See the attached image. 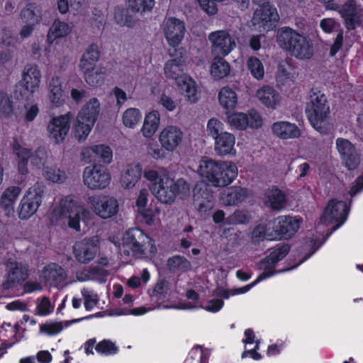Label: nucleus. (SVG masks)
<instances>
[{
	"instance_id": "nucleus-27",
	"label": "nucleus",
	"mask_w": 363,
	"mask_h": 363,
	"mask_svg": "<svg viewBox=\"0 0 363 363\" xmlns=\"http://www.w3.org/2000/svg\"><path fill=\"white\" fill-rule=\"evenodd\" d=\"M248 196L247 190L240 186H232L221 194L220 199L225 206H235L242 202Z\"/></svg>"
},
{
	"instance_id": "nucleus-16",
	"label": "nucleus",
	"mask_w": 363,
	"mask_h": 363,
	"mask_svg": "<svg viewBox=\"0 0 363 363\" xmlns=\"http://www.w3.org/2000/svg\"><path fill=\"white\" fill-rule=\"evenodd\" d=\"M339 13L345 20V26L353 30L362 23L363 8L354 0H349L339 9Z\"/></svg>"
},
{
	"instance_id": "nucleus-41",
	"label": "nucleus",
	"mask_w": 363,
	"mask_h": 363,
	"mask_svg": "<svg viewBox=\"0 0 363 363\" xmlns=\"http://www.w3.org/2000/svg\"><path fill=\"white\" fill-rule=\"evenodd\" d=\"M218 100L220 106L228 112L235 108L238 104L236 93L229 87L222 88L218 93Z\"/></svg>"
},
{
	"instance_id": "nucleus-28",
	"label": "nucleus",
	"mask_w": 363,
	"mask_h": 363,
	"mask_svg": "<svg viewBox=\"0 0 363 363\" xmlns=\"http://www.w3.org/2000/svg\"><path fill=\"white\" fill-rule=\"evenodd\" d=\"M84 154H88L94 160L105 164H110L113 158V152L111 147L103 144L86 147L84 150Z\"/></svg>"
},
{
	"instance_id": "nucleus-40",
	"label": "nucleus",
	"mask_w": 363,
	"mask_h": 363,
	"mask_svg": "<svg viewBox=\"0 0 363 363\" xmlns=\"http://www.w3.org/2000/svg\"><path fill=\"white\" fill-rule=\"evenodd\" d=\"M210 72L214 79H221L230 74V67L223 57L216 56L213 60Z\"/></svg>"
},
{
	"instance_id": "nucleus-64",
	"label": "nucleus",
	"mask_w": 363,
	"mask_h": 363,
	"mask_svg": "<svg viewBox=\"0 0 363 363\" xmlns=\"http://www.w3.org/2000/svg\"><path fill=\"white\" fill-rule=\"evenodd\" d=\"M247 128L257 129L262 127L263 121L261 115L255 111H251L246 113Z\"/></svg>"
},
{
	"instance_id": "nucleus-7",
	"label": "nucleus",
	"mask_w": 363,
	"mask_h": 363,
	"mask_svg": "<svg viewBox=\"0 0 363 363\" xmlns=\"http://www.w3.org/2000/svg\"><path fill=\"white\" fill-rule=\"evenodd\" d=\"M82 177L84 184L91 190L104 189L109 186L111 180L109 172L98 164L85 167Z\"/></svg>"
},
{
	"instance_id": "nucleus-18",
	"label": "nucleus",
	"mask_w": 363,
	"mask_h": 363,
	"mask_svg": "<svg viewBox=\"0 0 363 363\" xmlns=\"http://www.w3.org/2000/svg\"><path fill=\"white\" fill-rule=\"evenodd\" d=\"M185 32V24L182 21L173 17L166 20L164 34L169 45L177 46L183 40Z\"/></svg>"
},
{
	"instance_id": "nucleus-47",
	"label": "nucleus",
	"mask_w": 363,
	"mask_h": 363,
	"mask_svg": "<svg viewBox=\"0 0 363 363\" xmlns=\"http://www.w3.org/2000/svg\"><path fill=\"white\" fill-rule=\"evenodd\" d=\"M94 125L86 123L79 118H76L73 133L74 138L79 142L84 141L89 135Z\"/></svg>"
},
{
	"instance_id": "nucleus-50",
	"label": "nucleus",
	"mask_w": 363,
	"mask_h": 363,
	"mask_svg": "<svg viewBox=\"0 0 363 363\" xmlns=\"http://www.w3.org/2000/svg\"><path fill=\"white\" fill-rule=\"evenodd\" d=\"M14 111L11 96L6 92L0 91V117L4 118H11Z\"/></svg>"
},
{
	"instance_id": "nucleus-56",
	"label": "nucleus",
	"mask_w": 363,
	"mask_h": 363,
	"mask_svg": "<svg viewBox=\"0 0 363 363\" xmlns=\"http://www.w3.org/2000/svg\"><path fill=\"white\" fill-rule=\"evenodd\" d=\"M62 330V322L46 321L40 325L39 331L48 336H54L61 333Z\"/></svg>"
},
{
	"instance_id": "nucleus-31",
	"label": "nucleus",
	"mask_w": 363,
	"mask_h": 363,
	"mask_svg": "<svg viewBox=\"0 0 363 363\" xmlns=\"http://www.w3.org/2000/svg\"><path fill=\"white\" fill-rule=\"evenodd\" d=\"M21 193V188L18 186H11L4 189L0 197V206L4 211H13V206Z\"/></svg>"
},
{
	"instance_id": "nucleus-10",
	"label": "nucleus",
	"mask_w": 363,
	"mask_h": 363,
	"mask_svg": "<svg viewBox=\"0 0 363 363\" xmlns=\"http://www.w3.org/2000/svg\"><path fill=\"white\" fill-rule=\"evenodd\" d=\"M208 40L211 52L216 56H226L236 47L235 38L226 30L211 32L208 35Z\"/></svg>"
},
{
	"instance_id": "nucleus-29",
	"label": "nucleus",
	"mask_w": 363,
	"mask_h": 363,
	"mask_svg": "<svg viewBox=\"0 0 363 363\" xmlns=\"http://www.w3.org/2000/svg\"><path fill=\"white\" fill-rule=\"evenodd\" d=\"M99 101L95 98L91 99L83 106L76 118L94 125L99 113Z\"/></svg>"
},
{
	"instance_id": "nucleus-19",
	"label": "nucleus",
	"mask_w": 363,
	"mask_h": 363,
	"mask_svg": "<svg viewBox=\"0 0 363 363\" xmlns=\"http://www.w3.org/2000/svg\"><path fill=\"white\" fill-rule=\"evenodd\" d=\"M177 274H159V279L152 291H149L151 301L163 300L166 298L168 291L177 285Z\"/></svg>"
},
{
	"instance_id": "nucleus-60",
	"label": "nucleus",
	"mask_w": 363,
	"mask_h": 363,
	"mask_svg": "<svg viewBox=\"0 0 363 363\" xmlns=\"http://www.w3.org/2000/svg\"><path fill=\"white\" fill-rule=\"evenodd\" d=\"M128 6L134 11H145L152 9L154 0H127Z\"/></svg>"
},
{
	"instance_id": "nucleus-11",
	"label": "nucleus",
	"mask_w": 363,
	"mask_h": 363,
	"mask_svg": "<svg viewBox=\"0 0 363 363\" xmlns=\"http://www.w3.org/2000/svg\"><path fill=\"white\" fill-rule=\"evenodd\" d=\"M272 231L270 237L274 240L288 239L291 238L299 228V222L295 218L289 216H279L277 219L270 221Z\"/></svg>"
},
{
	"instance_id": "nucleus-32",
	"label": "nucleus",
	"mask_w": 363,
	"mask_h": 363,
	"mask_svg": "<svg viewBox=\"0 0 363 363\" xmlns=\"http://www.w3.org/2000/svg\"><path fill=\"white\" fill-rule=\"evenodd\" d=\"M72 30V25L71 23L55 20L48 32L47 42L52 44L56 39L68 35Z\"/></svg>"
},
{
	"instance_id": "nucleus-63",
	"label": "nucleus",
	"mask_w": 363,
	"mask_h": 363,
	"mask_svg": "<svg viewBox=\"0 0 363 363\" xmlns=\"http://www.w3.org/2000/svg\"><path fill=\"white\" fill-rule=\"evenodd\" d=\"M28 160H30L33 166L40 167L41 165L44 164L46 154L43 150L38 148L33 152L28 150Z\"/></svg>"
},
{
	"instance_id": "nucleus-24",
	"label": "nucleus",
	"mask_w": 363,
	"mask_h": 363,
	"mask_svg": "<svg viewBox=\"0 0 363 363\" xmlns=\"http://www.w3.org/2000/svg\"><path fill=\"white\" fill-rule=\"evenodd\" d=\"M30 274H6L0 289L6 295L16 293L21 288L23 283L27 280Z\"/></svg>"
},
{
	"instance_id": "nucleus-21",
	"label": "nucleus",
	"mask_w": 363,
	"mask_h": 363,
	"mask_svg": "<svg viewBox=\"0 0 363 363\" xmlns=\"http://www.w3.org/2000/svg\"><path fill=\"white\" fill-rule=\"evenodd\" d=\"M40 81V70L36 65H28L24 67L21 84L25 90L34 93L38 89Z\"/></svg>"
},
{
	"instance_id": "nucleus-58",
	"label": "nucleus",
	"mask_w": 363,
	"mask_h": 363,
	"mask_svg": "<svg viewBox=\"0 0 363 363\" xmlns=\"http://www.w3.org/2000/svg\"><path fill=\"white\" fill-rule=\"evenodd\" d=\"M175 184L177 198L182 200L189 198L191 194L189 182L183 178H179L175 180Z\"/></svg>"
},
{
	"instance_id": "nucleus-6",
	"label": "nucleus",
	"mask_w": 363,
	"mask_h": 363,
	"mask_svg": "<svg viewBox=\"0 0 363 363\" xmlns=\"http://www.w3.org/2000/svg\"><path fill=\"white\" fill-rule=\"evenodd\" d=\"M92 211L102 219H108L116 216L119 211L118 201L107 194H98L89 196L87 199Z\"/></svg>"
},
{
	"instance_id": "nucleus-45",
	"label": "nucleus",
	"mask_w": 363,
	"mask_h": 363,
	"mask_svg": "<svg viewBox=\"0 0 363 363\" xmlns=\"http://www.w3.org/2000/svg\"><path fill=\"white\" fill-rule=\"evenodd\" d=\"M13 150L15 155L18 158V172L22 175H25L28 172V149L23 147L16 140L13 143Z\"/></svg>"
},
{
	"instance_id": "nucleus-30",
	"label": "nucleus",
	"mask_w": 363,
	"mask_h": 363,
	"mask_svg": "<svg viewBox=\"0 0 363 363\" xmlns=\"http://www.w3.org/2000/svg\"><path fill=\"white\" fill-rule=\"evenodd\" d=\"M43 9L42 6L37 4L28 3L20 12V17L24 23H31L38 24L42 20Z\"/></svg>"
},
{
	"instance_id": "nucleus-48",
	"label": "nucleus",
	"mask_w": 363,
	"mask_h": 363,
	"mask_svg": "<svg viewBox=\"0 0 363 363\" xmlns=\"http://www.w3.org/2000/svg\"><path fill=\"white\" fill-rule=\"evenodd\" d=\"M83 73L86 83L93 86L101 85L106 77V71L102 67H95Z\"/></svg>"
},
{
	"instance_id": "nucleus-35",
	"label": "nucleus",
	"mask_w": 363,
	"mask_h": 363,
	"mask_svg": "<svg viewBox=\"0 0 363 363\" xmlns=\"http://www.w3.org/2000/svg\"><path fill=\"white\" fill-rule=\"evenodd\" d=\"M160 124V114L157 111H152L145 115L141 132L145 138L152 137Z\"/></svg>"
},
{
	"instance_id": "nucleus-44",
	"label": "nucleus",
	"mask_w": 363,
	"mask_h": 363,
	"mask_svg": "<svg viewBox=\"0 0 363 363\" xmlns=\"http://www.w3.org/2000/svg\"><path fill=\"white\" fill-rule=\"evenodd\" d=\"M40 206L23 196L18 207V214L21 219L26 220L34 215Z\"/></svg>"
},
{
	"instance_id": "nucleus-43",
	"label": "nucleus",
	"mask_w": 363,
	"mask_h": 363,
	"mask_svg": "<svg viewBox=\"0 0 363 363\" xmlns=\"http://www.w3.org/2000/svg\"><path fill=\"white\" fill-rule=\"evenodd\" d=\"M45 194V184L43 182L38 181L27 189L23 196L40 206Z\"/></svg>"
},
{
	"instance_id": "nucleus-17",
	"label": "nucleus",
	"mask_w": 363,
	"mask_h": 363,
	"mask_svg": "<svg viewBox=\"0 0 363 363\" xmlns=\"http://www.w3.org/2000/svg\"><path fill=\"white\" fill-rule=\"evenodd\" d=\"M99 243L98 236L76 242L74 245V254L77 260L81 263H87L92 260L96 253Z\"/></svg>"
},
{
	"instance_id": "nucleus-46",
	"label": "nucleus",
	"mask_w": 363,
	"mask_h": 363,
	"mask_svg": "<svg viewBox=\"0 0 363 363\" xmlns=\"http://www.w3.org/2000/svg\"><path fill=\"white\" fill-rule=\"evenodd\" d=\"M228 124L233 128L238 130H245L247 128L246 113L242 112H226Z\"/></svg>"
},
{
	"instance_id": "nucleus-37",
	"label": "nucleus",
	"mask_w": 363,
	"mask_h": 363,
	"mask_svg": "<svg viewBox=\"0 0 363 363\" xmlns=\"http://www.w3.org/2000/svg\"><path fill=\"white\" fill-rule=\"evenodd\" d=\"M153 194L156 199L164 204H172L175 201L171 189L166 184V176L162 175L161 179L155 184Z\"/></svg>"
},
{
	"instance_id": "nucleus-61",
	"label": "nucleus",
	"mask_w": 363,
	"mask_h": 363,
	"mask_svg": "<svg viewBox=\"0 0 363 363\" xmlns=\"http://www.w3.org/2000/svg\"><path fill=\"white\" fill-rule=\"evenodd\" d=\"M114 17L116 23L121 26L131 27L135 24L134 18L129 15L126 10H117Z\"/></svg>"
},
{
	"instance_id": "nucleus-12",
	"label": "nucleus",
	"mask_w": 363,
	"mask_h": 363,
	"mask_svg": "<svg viewBox=\"0 0 363 363\" xmlns=\"http://www.w3.org/2000/svg\"><path fill=\"white\" fill-rule=\"evenodd\" d=\"M194 204L201 215L208 213L214 206V197L208 184L197 182L193 189Z\"/></svg>"
},
{
	"instance_id": "nucleus-5",
	"label": "nucleus",
	"mask_w": 363,
	"mask_h": 363,
	"mask_svg": "<svg viewBox=\"0 0 363 363\" xmlns=\"http://www.w3.org/2000/svg\"><path fill=\"white\" fill-rule=\"evenodd\" d=\"M123 252L129 254L130 251L133 256H142L148 250L150 253H155L156 248L153 240L138 228L130 229L123 237Z\"/></svg>"
},
{
	"instance_id": "nucleus-14",
	"label": "nucleus",
	"mask_w": 363,
	"mask_h": 363,
	"mask_svg": "<svg viewBox=\"0 0 363 363\" xmlns=\"http://www.w3.org/2000/svg\"><path fill=\"white\" fill-rule=\"evenodd\" d=\"M184 138L182 128L174 125H166L158 135L160 146L168 152H174L182 144Z\"/></svg>"
},
{
	"instance_id": "nucleus-51",
	"label": "nucleus",
	"mask_w": 363,
	"mask_h": 363,
	"mask_svg": "<svg viewBox=\"0 0 363 363\" xmlns=\"http://www.w3.org/2000/svg\"><path fill=\"white\" fill-rule=\"evenodd\" d=\"M140 111L135 108H128L122 115L123 125L128 128H134L141 119Z\"/></svg>"
},
{
	"instance_id": "nucleus-53",
	"label": "nucleus",
	"mask_w": 363,
	"mask_h": 363,
	"mask_svg": "<svg viewBox=\"0 0 363 363\" xmlns=\"http://www.w3.org/2000/svg\"><path fill=\"white\" fill-rule=\"evenodd\" d=\"M250 220V215L248 212L242 209H237L233 214L225 219V225H242Z\"/></svg>"
},
{
	"instance_id": "nucleus-39",
	"label": "nucleus",
	"mask_w": 363,
	"mask_h": 363,
	"mask_svg": "<svg viewBox=\"0 0 363 363\" xmlns=\"http://www.w3.org/2000/svg\"><path fill=\"white\" fill-rule=\"evenodd\" d=\"M296 77V69L289 63L283 61L279 64L277 74V82L279 86H284L294 82Z\"/></svg>"
},
{
	"instance_id": "nucleus-20",
	"label": "nucleus",
	"mask_w": 363,
	"mask_h": 363,
	"mask_svg": "<svg viewBox=\"0 0 363 363\" xmlns=\"http://www.w3.org/2000/svg\"><path fill=\"white\" fill-rule=\"evenodd\" d=\"M170 55L173 58L165 63L164 72L167 78L175 80L177 84L179 79H184L186 77L183 75L182 69L184 58L180 50H174V53H170Z\"/></svg>"
},
{
	"instance_id": "nucleus-25",
	"label": "nucleus",
	"mask_w": 363,
	"mask_h": 363,
	"mask_svg": "<svg viewBox=\"0 0 363 363\" xmlns=\"http://www.w3.org/2000/svg\"><path fill=\"white\" fill-rule=\"evenodd\" d=\"M272 132L276 137L282 140L298 138L301 135V130L297 125L288 121L273 123Z\"/></svg>"
},
{
	"instance_id": "nucleus-33",
	"label": "nucleus",
	"mask_w": 363,
	"mask_h": 363,
	"mask_svg": "<svg viewBox=\"0 0 363 363\" xmlns=\"http://www.w3.org/2000/svg\"><path fill=\"white\" fill-rule=\"evenodd\" d=\"M264 203L272 209L280 210L286 203L285 194L280 189L272 187L265 191Z\"/></svg>"
},
{
	"instance_id": "nucleus-3",
	"label": "nucleus",
	"mask_w": 363,
	"mask_h": 363,
	"mask_svg": "<svg viewBox=\"0 0 363 363\" xmlns=\"http://www.w3.org/2000/svg\"><path fill=\"white\" fill-rule=\"evenodd\" d=\"M308 119L312 126L321 133L330 128V107L323 93L312 89L306 107Z\"/></svg>"
},
{
	"instance_id": "nucleus-2",
	"label": "nucleus",
	"mask_w": 363,
	"mask_h": 363,
	"mask_svg": "<svg viewBox=\"0 0 363 363\" xmlns=\"http://www.w3.org/2000/svg\"><path fill=\"white\" fill-rule=\"evenodd\" d=\"M277 42L280 48L298 60H309L313 55L314 48L311 38L289 27L278 30Z\"/></svg>"
},
{
	"instance_id": "nucleus-59",
	"label": "nucleus",
	"mask_w": 363,
	"mask_h": 363,
	"mask_svg": "<svg viewBox=\"0 0 363 363\" xmlns=\"http://www.w3.org/2000/svg\"><path fill=\"white\" fill-rule=\"evenodd\" d=\"M223 128L224 125L220 120L212 118L208 121L206 130L208 134L215 139L223 133Z\"/></svg>"
},
{
	"instance_id": "nucleus-1",
	"label": "nucleus",
	"mask_w": 363,
	"mask_h": 363,
	"mask_svg": "<svg viewBox=\"0 0 363 363\" xmlns=\"http://www.w3.org/2000/svg\"><path fill=\"white\" fill-rule=\"evenodd\" d=\"M197 173L214 187H226L237 178V165L230 160H215L208 157L199 162Z\"/></svg>"
},
{
	"instance_id": "nucleus-57",
	"label": "nucleus",
	"mask_w": 363,
	"mask_h": 363,
	"mask_svg": "<svg viewBox=\"0 0 363 363\" xmlns=\"http://www.w3.org/2000/svg\"><path fill=\"white\" fill-rule=\"evenodd\" d=\"M95 350L99 354L105 355H113L118 352V348L109 340H103L96 346Z\"/></svg>"
},
{
	"instance_id": "nucleus-42",
	"label": "nucleus",
	"mask_w": 363,
	"mask_h": 363,
	"mask_svg": "<svg viewBox=\"0 0 363 363\" xmlns=\"http://www.w3.org/2000/svg\"><path fill=\"white\" fill-rule=\"evenodd\" d=\"M43 176L47 181L55 184H62L67 179L65 172L55 166H44Z\"/></svg>"
},
{
	"instance_id": "nucleus-26",
	"label": "nucleus",
	"mask_w": 363,
	"mask_h": 363,
	"mask_svg": "<svg viewBox=\"0 0 363 363\" xmlns=\"http://www.w3.org/2000/svg\"><path fill=\"white\" fill-rule=\"evenodd\" d=\"M142 170V165L138 162L127 165L121 177V186L127 189L135 186L140 179Z\"/></svg>"
},
{
	"instance_id": "nucleus-13",
	"label": "nucleus",
	"mask_w": 363,
	"mask_h": 363,
	"mask_svg": "<svg viewBox=\"0 0 363 363\" xmlns=\"http://www.w3.org/2000/svg\"><path fill=\"white\" fill-rule=\"evenodd\" d=\"M73 114L68 112L64 115L53 117L48 123L47 130L49 138L56 144L62 143L67 137Z\"/></svg>"
},
{
	"instance_id": "nucleus-55",
	"label": "nucleus",
	"mask_w": 363,
	"mask_h": 363,
	"mask_svg": "<svg viewBox=\"0 0 363 363\" xmlns=\"http://www.w3.org/2000/svg\"><path fill=\"white\" fill-rule=\"evenodd\" d=\"M275 274H259L257 278L249 284H247L242 287L233 288L230 289V295L236 296L239 294H245L249 291L252 287L257 285L258 283L269 279Z\"/></svg>"
},
{
	"instance_id": "nucleus-9",
	"label": "nucleus",
	"mask_w": 363,
	"mask_h": 363,
	"mask_svg": "<svg viewBox=\"0 0 363 363\" xmlns=\"http://www.w3.org/2000/svg\"><path fill=\"white\" fill-rule=\"evenodd\" d=\"M259 8L256 9L252 17V25L259 32L272 30L274 23L279 19L277 9L272 6L265 0L263 4H257Z\"/></svg>"
},
{
	"instance_id": "nucleus-15",
	"label": "nucleus",
	"mask_w": 363,
	"mask_h": 363,
	"mask_svg": "<svg viewBox=\"0 0 363 363\" xmlns=\"http://www.w3.org/2000/svg\"><path fill=\"white\" fill-rule=\"evenodd\" d=\"M335 147L345 166L350 170L354 169L360 163L354 145L347 139L338 138Z\"/></svg>"
},
{
	"instance_id": "nucleus-22",
	"label": "nucleus",
	"mask_w": 363,
	"mask_h": 363,
	"mask_svg": "<svg viewBox=\"0 0 363 363\" xmlns=\"http://www.w3.org/2000/svg\"><path fill=\"white\" fill-rule=\"evenodd\" d=\"M214 140V151L217 155L220 157L235 155V136L233 134L223 132Z\"/></svg>"
},
{
	"instance_id": "nucleus-62",
	"label": "nucleus",
	"mask_w": 363,
	"mask_h": 363,
	"mask_svg": "<svg viewBox=\"0 0 363 363\" xmlns=\"http://www.w3.org/2000/svg\"><path fill=\"white\" fill-rule=\"evenodd\" d=\"M82 295L84 298V308L87 311L92 310L99 302L98 295L85 289L82 291Z\"/></svg>"
},
{
	"instance_id": "nucleus-23",
	"label": "nucleus",
	"mask_w": 363,
	"mask_h": 363,
	"mask_svg": "<svg viewBox=\"0 0 363 363\" xmlns=\"http://www.w3.org/2000/svg\"><path fill=\"white\" fill-rule=\"evenodd\" d=\"M255 96L263 106L272 110L276 109L281 101L279 93L274 87L268 85L258 89Z\"/></svg>"
},
{
	"instance_id": "nucleus-36",
	"label": "nucleus",
	"mask_w": 363,
	"mask_h": 363,
	"mask_svg": "<svg viewBox=\"0 0 363 363\" xmlns=\"http://www.w3.org/2000/svg\"><path fill=\"white\" fill-rule=\"evenodd\" d=\"M99 57V52L97 45H89L83 54L80 60L79 68L82 72H87L89 70L96 67V64Z\"/></svg>"
},
{
	"instance_id": "nucleus-49",
	"label": "nucleus",
	"mask_w": 363,
	"mask_h": 363,
	"mask_svg": "<svg viewBox=\"0 0 363 363\" xmlns=\"http://www.w3.org/2000/svg\"><path fill=\"white\" fill-rule=\"evenodd\" d=\"M272 231L270 222L265 225H259L256 226L252 233V241L255 244H258L264 240H274V237H270L269 234Z\"/></svg>"
},
{
	"instance_id": "nucleus-4",
	"label": "nucleus",
	"mask_w": 363,
	"mask_h": 363,
	"mask_svg": "<svg viewBox=\"0 0 363 363\" xmlns=\"http://www.w3.org/2000/svg\"><path fill=\"white\" fill-rule=\"evenodd\" d=\"M54 213L59 218L67 220L69 228L80 230V221L85 222L89 217V212L83 206L78 205L71 196L62 199Z\"/></svg>"
},
{
	"instance_id": "nucleus-8",
	"label": "nucleus",
	"mask_w": 363,
	"mask_h": 363,
	"mask_svg": "<svg viewBox=\"0 0 363 363\" xmlns=\"http://www.w3.org/2000/svg\"><path fill=\"white\" fill-rule=\"evenodd\" d=\"M345 202L330 200L324 209L320 222L325 225H332V230H337L345 221L347 215Z\"/></svg>"
},
{
	"instance_id": "nucleus-52",
	"label": "nucleus",
	"mask_w": 363,
	"mask_h": 363,
	"mask_svg": "<svg viewBox=\"0 0 363 363\" xmlns=\"http://www.w3.org/2000/svg\"><path fill=\"white\" fill-rule=\"evenodd\" d=\"M167 266L170 271L186 272L191 269L189 262L184 257L179 255L168 259Z\"/></svg>"
},
{
	"instance_id": "nucleus-38",
	"label": "nucleus",
	"mask_w": 363,
	"mask_h": 363,
	"mask_svg": "<svg viewBox=\"0 0 363 363\" xmlns=\"http://www.w3.org/2000/svg\"><path fill=\"white\" fill-rule=\"evenodd\" d=\"M177 84L189 103L194 104L199 100L196 84L191 78L186 76L184 79H179Z\"/></svg>"
},
{
	"instance_id": "nucleus-54",
	"label": "nucleus",
	"mask_w": 363,
	"mask_h": 363,
	"mask_svg": "<svg viewBox=\"0 0 363 363\" xmlns=\"http://www.w3.org/2000/svg\"><path fill=\"white\" fill-rule=\"evenodd\" d=\"M247 66L251 74L257 79L264 77V69L262 62L257 57H251L247 60Z\"/></svg>"
},
{
	"instance_id": "nucleus-34",
	"label": "nucleus",
	"mask_w": 363,
	"mask_h": 363,
	"mask_svg": "<svg viewBox=\"0 0 363 363\" xmlns=\"http://www.w3.org/2000/svg\"><path fill=\"white\" fill-rule=\"evenodd\" d=\"M49 99L55 106H61L65 101V91L58 77H52L48 83Z\"/></svg>"
}]
</instances>
